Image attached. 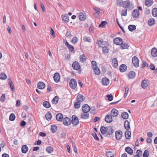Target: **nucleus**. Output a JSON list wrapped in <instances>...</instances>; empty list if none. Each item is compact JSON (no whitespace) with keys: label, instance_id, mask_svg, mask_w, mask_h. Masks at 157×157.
<instances>
[{"label":"nucleus","instance_id":"59","mask_svg":"<svg viewBox=\"0 0 157 157\" xmlns=\"http://www.w3.org/2000/svg\"><path fill=\"white\" fill-rule=\"evenodd\" d=\"M106 155L108 157H113L114 155L111 151H108L106 153Z\"/></svg>","mask_w":157,"mask_h":157},{"label":"nucleus","instance_id":"49","mask_svg":"<svg viewBox=\"0 0 157 157\" xmlns=\"http://www.w3.org/2000/svg\"><path fill=\"white\" fill-rule=\"evenodd\" d=\"M152 15L154 17L157 16V8H154L153 9L152 11Z\"/></svg>","mask_w":157,"mask_h":157},{"label":"nucleus","instance_id":"9","mask_svg":"<svg viewBox=\"0 0 157 157\" xmlns=\"http://www.w3.org/2000/svg\"><path fill=\"white\" fill-rule=\"evenodd\" d=\"M115 137L116 139L117 140H120L122 137L123 133L121 130H118L115 132Z\"/></svg>","mask_w":157,"mask_h":157},{"label":"nucleus","instance_id":"58","mask_svg":"<svg viewBox=\"0 0 157 157\" xmlns=\"http://www.w3.org/2000/svg\"><path fill=\"white\" fill-rule=\"evenodd\" d=\"M49 28L51 29V31L50 32V34L52 35V36L53 38H55V34L53 29L51 27H50Z\"/></svg>","mask_w":157,"mask_h":157},{"label":"nucleus","instance_id":"55","mask_svg":"<svg viewBox=\"0 0 157 157\" xmlns=\"http://www.w3.org/2000/svg\"><path fill=\"white\" fill-rule=\"evenodd\" d=\"M149 155V151L147 150H145L143 155V157H148Z\"/></svg>","mask_w":157,"mask_h":157},{"label":"nucleus","instance_id":"7","mask_svg":"<svg viewBox=\"0 0 157 157\" xmlns=\"http://www.w3.org/2000/svg\"><path fill=\"white\" fill-rule=\"evenodd\" d=\"M71 119L68 117H66L63 120V123L65 125H70L71 123Z\"/></svg>","mask_w":157,"mask_h":157},{"label":"nucleus","instance_id":"41","mask_svg":"<svg viewBox=\"0 0 157 157\" xmlns=\"http://www.w3.org/2000/svg\"><path fill=\"white\" fill-rule=\"evenodd\" d=\"M107 127H105L104 126H102L100 128V130L101 133L103 134L104 135L105 134L106 132Z\"/></svg>","mask_w":157,"mask_h":157},{"label":"nucleus","instance_id":"22","mask_svg":"<svg viewBox=\"0 0 157 157\" xmlns=\"http://www.w3.org/2000/svg\"><path fill=\"white\" fill-rule=\"evenodd\" d=\"M102 83L104 86L108 85L109 83V79L107 78H104L102 80Z\"/></svg>","mask_w":157,"mask_h":157},{"label":"nucleus","instance_id":"31","mask_svg":"<svg viewBox=\"0 0 157 157\" xmlns=\"http://www.w3.org/2000/svg\"><path fill=\"white\" fill-rule=\"evenodd\" d=\"M89 117V114L87 113L83 112L81 115V117L83 119H88Z\"/></svg>","mask_w":157,"mask_h":157},{"label":"nucleus","instance_id":"57","mask_svg":"<svg viewBox=\"0 0 157 157\" xmlns=\"http://www.w3.org/2000/svg\"><path fill=\"white\" fill-rule=\"evenodd\" d=\"M0 101L2 102H3L6 100V96L5 94H2L0 98Z\"/></svg>","mask_w":157,"mask_h":157},{"label":"nucleus","instance_id":"63","mask_svg":"<svg viewBox=\"0 0 157 157\" xmlns=\"http://www.w3.org/2000/svg\"><path fill=\"white\" fill-rule=\"evenodd\" d=\"M106 97L108 98V100L109 101H111L113 99V97L112 94H107L106 95Z\"/></svg>","mask_w":157,"mask_h":157},{"label":"nucleus","instance_id":"26","mask_svg":"<svg viewBox=\"0 0 157 157\" xmlns=\"http://www.w3.org/2000/svg\"><path fill=\"white\" fill-rule=\"evenodd\" d=\"M29 150V148L27 145H23L21 147L22 152L23 153H26Z\"/></svg>","mask_w":157,"mask_h":157},{"label":"nucleus","instance_id":"14","mask_svg":"<svg viewBox=\"0 0 157 157\" xmlns=\"http://www.w3.org/2000/svg\"><path fill=\"white\" fill-rule=\"evenodd\" d=\"M140 15V12L137 9L134 10H133L132 13V16L133 18H137Z\"/></svg>","mask_w":157,"mask_h":157},{"label":"nucleus","instance_id":"44","mask_svg":"<svg viewBox=\"0 0 157 157\" xmlns=\"http://www.w3.org/2000/svg\"><path fill=\"white\" fill-rule=\"evenodd\" d=\"M121 117L123 119H126L128 118V114L126 112H124L122 113Z\"/></svg>","mask_w":157,"mask_h":157},{"label":"nucleus","instance_id":"19","mask_svg":"<svg viewBox=\"0 0 157 157\" xmlns=\"http://www.w3.org/2000/svg\"><path fill=\"white\" fill-rule=\"evenodd\" d=\"M126 66L124 64H122L119 67V70L121 72H124L127 70Z\"/></svg>","mask_w":157,"mask_h":157},{"label":"nucleus","instance_id":"4","mask_svg":"<svg viewBox=\"0 0 157 157\" xmlns=\"http://www.w3.org/2000/svg\"><path fill=\"white\" fill-rule=\"evenodd\" d=\"M72 67L73 69L78 71V73H81V67L79 63L77 61H74L73 63Z\"/></svg>","mask_w":157,"mask_h":157},{"label":"nucleus","instance_id":"29","mask_svg":"<svg viewBox=\"0 0 157 157\" xmlns=\"http://www.w3.org/2000/svg\"><path fill=\"white\" fill-rule=\"evenodd\" d=\"M79 59L80 62L83 63L86 61V57L85 55L83 54L79 56Z\"/></svg>","mask_w":157,"mask_h":157},{"label":"nucleus","instance_id":"8","mask_svg":"<svg viewBox=\"0 0 157 157\" xmlns=\"http://www.w3.org/2000/svg\"><path fill=\"white\" fill-rule=\"evenodd\" d=\"M71 123L74 125H76L79 123V121L78 117L75 115L72 117Z\"/></svg>","mask_w":157,"mask_h":157},{"label":"nucleus","instance_id":"43","mask_svg":"<svg viewBox=\"0 0 157 157\" xmlns=\"http://www.w3.org/2000/svg\"><path fill=\"white\" fill-rule=\"evenodd\" d=\"M43 106L47 108H49L51 107V105L50 103L48 101H44L43 103Z\"/></svg>","mask_w":157,"mask_h":157},{"label":"nucleus","instance_id":"13","mask_svg":"<svg viewBox=\"0 0 157 157\" xmlns=\"http://www.w3.org/2000/svg\"><path fill=\"white\" fill-rule=\"evenodd\" d=\"M65 45L68 48L69 51L70 52H73L74 50V46L70 44L67 40H65Z\"/></svg>","mask_w":157,"mask_h":157},{"label":"nucleus","instance_id":"1","mask_svg":"<svg viewBox=\"0 0 157 157\" xmlns=\"http://www.w3.org/2000/svg\"><path fill=\"white\" fill-rule=\"evenodd\" d=\"M93 9L95 11V12L93 14L94 17L100 19L101 18V15L103 13V11L99 8L96 7H94Z\"/></svg>","mask_w":157,"mask_h":157},{"label":"nucleus","instance_id":"20","mask_svg":"<svg viewBox=\"0 0 157 157\" xmlns=\"http://www.w3.org/2000/svg\"><path fill=\"white\" fill-rule=\"evenodd\" d=\"M37 87L40 89H43L45 87V85L43 82H39L37 83Z\"/></svg>","mask_w":157,"mask_h":157},{"label":"nucleus","instance_id":"24","mask_svg":"<svg viewBox=\"0 0 157 157\" xmlns=\"http://www.w3.org/2000/svg\"><path fill=\"white\" fill-rule=\"evenodd\" d=\"M113 133V130L111 126L107 127L106 132L107 134L110 135Z\"/></svg>","mask_w":157,"mask_h":157},{"label":"nucleus","instance_id":"3","mask_svg":"<svg viewBox=\"0 0 157 157\" xmlns=\"http://www.w3.org/2000/svg\"><path fill=\"white\" fill-rule=\"evenodd\" d=\"M96 44L99 48H102L105 46H109V43L107 41H104L103 39L101 38L97 40Z\"/></svg>","mask_w":157,"mask_h":157},{"label":"nucleus","instance_id":"35","mask_svg":"<svg viewBox=\"0 0 157 157\" xmlns=\"http://www.w3.org/2000/svg\"><path fill=\"white\" fill-rule=\"evenodd\" d=\"M94 72L96 75H99L100 74V71L98 67L93 68Z\"/></svg>","mask_w":157,"mask_h":157},{"label":"nucleus","instance_id":"12","mask_svg":"<svg viewBox=\"0 0 157 157\" xmlns=\"http://www.w3.org/2000/svg\"><path fill=\"white\" fill-rule=\"evenodd\" d=\"M90 110V107L87 104H85L82 107V110L84 113H88Z\"/></svg>","mask_w":157,"mask_h":157},{"label":"nucleus","instance_id":"21","mask_svg":"<svg viewBox=\"0 0 157 157\" xmlns=\"http://www.w3.org/2000/svg\"><path fill=\"white\" fill-rule=\"evenodd\" d=\"M136 73L132 71L129 72L128 74V77L129 79H133L136 76Z\"/></svg>","mask_w":157,"mask_h":157},{"label":"nucleus","instance_id":"52","mask_svg":"<svg viewBox=\"0 0 157 157\" xmlns=\"http://www.w3.org/2000/svg\"><path fill=\"white\" fill-rule=\"evenodd\" d=\"M81 102H79L78 101H77V102H76L74 104V105L75 106V108H79L80 106V105H81Z\"/></svg>","mask_w":157,"mask_h":157},{"label":"nucleus","instance_id":"30","mask_svg":"<svg viewBox=\"0 0 157 157\" xmlns=\"http://www.w3.org/2000/svg\"><path fill=\"white\" fill-rule=\"evenodd\" d=\"M109 46H105L102 48V51L103 53L105 54H107L109 53V49L108 48V47Z\"/></svg>","mask_w":157,"mask_h":157},{"label":"nucleus","instance_id":"40","mask_svg":"<svg viewBox=\"0 0 157 157\" xmlns=\"http://www.w3.org/2000/svg\"><path fill=\"white\" fill-rule=\"evenodd\" d=\"M59 98L58 96H55L52 101V102L53 104H56L58 103L59 101Z\"/></svg>","mask_w":157,"mask_h":157},{"label":"nucleus","instance_id":"27","mask_svg":"<svg viewBox=\"0 0 157 157\" xmlns=\"http://www.w3.org/2000/svg\"><path fill=\"white\" fill-rule=\"evenodd\" d=\"M9 82L8 84L10 86V88H11L12 91L14 92L15 91L14 87V85L13 83L11 80L10 79H8Z\"/></svg>","mask_w":157,"mask_h":157},{"label":"nucleus","instance_id":"53","mask_svg":"<svg viewBox=\"0 0 157 157\" xmlns=\"http://www.w3.org/2000/svg\"><path fill=\"white\" fill-rule=\"evenodd\" d=\"M124 89L125 90V93L124 95V98H125L128 93L129 88L127 86H125L124 87Z\"/></svg>","mask_w":157,"mask_h":157},{"label":"nucleus","instance_id":"34","mask_svg":"<svg viewBox=\"0 0 157 157\" xmlns=\"http://www.w3.org/2000/svg\"><path fill=\"white\" fill-rule=\"evenodd\" d=\"M63 20L66 22H67L69 21V17L66 14H63L62 16Z\"/></svg>","mask_w":157,"mask_h":157},{"label":"nucleus","instance_id":"37","mask_svg":"<svg viewBox=\"0 0 157 157\" xmlns=\"http://www.w3.org/2000/svg\"><path fill=\"white\" fill-rule=\"evenodd\" d=\"M148 24L150 26L154 25L155 24V21L154 19L152 18L150 19L148 21Z\"/></svg>","mask_w":157,"mask_h":157},{"label":"nucleus","instance_id":"51","mask_svg":"<svg viewBox=\"0 0 157 157\" xmlns=\"http://www.w3.org/2000/svg\"><path fill=\"white\" fill-rule=\"evenodd\" d=\"M7 76L5 73H1L0 75V78L2 80H5L6 79Z\"/></svg>","mask_w":157,"mask_h":157},{"label":"nucleus","instance_id":"11","mask_svg":"<svg viewBox=\"0 0 157 157\" xmlns=\"http://www.w3.org/2000/svg\"><path fill=\"white\" fill-rule=\"evenodd\" d=\"M132 62L134 66L136 67H138L139 66V60L136 56H134L132 59Z\"/></svg>","mask_w":157,"mask_h":157},{"label":"nucleus","instance_id":"33","mask_svg":"<svg viewBox=\"0 0 157 157\" xmlns=\"http://www.w3.org/2000/svg\"><path fill=\"white\" fill-rule=\"evenodd\" d=\"M53 78L55 81L56 82H59V73L56 72L55 73L53 76Z\"/></svg>","mask_w":157,"mask_h":157},{"label":"nucleus","instance_id":"10","mask_svg":"<svg viewBox=\"0 0 157 157\" xmlns=\"http://www.w3.org/2000/svg\"><path fill=\"white\" fill-rule=\"evenodd\" d=\"M78 17L80 20L85 21L86 18V14L84 12H81L78 13Z\"/></svg>","mask_w":157,"mask_h":157},{"label":"nucleus","instance_id":"56","mask_svg":"<svg viewBox=\"0 0 157 157\" xmlns=\"http://www.w3.org/2000/svg\"><path fill=\"white\" fill-rule=\"evenodd\" d=\"M107 24L106 21H102L101 24L99 25V27H104V26Z\"/></svg>","mask_w":157,"mask_h":157},{"label":"nucleus","instance_id":"28","mask_svg":"<svg viewBox=\"0 0 157 157\" xmlns=\"http://www.w3.org/2000/svg\"><path fill=\"white\" fill-rule=\"evenodd\" d=\"M153 3V0H145V4L147 7L151 6Z\"/></svg>","mask_w":157,"mask_h":157},{"label":"nucleus","instance_id":"64","mask_svg":"<svg viewBox=\"0 0 157 157\" xmlns=\"http://www.w3.org/2000/svg\"><path fill=\"white\" fill-rule=\"evenodd\" d=\"M92 135L94 137V139L96 140H99V138L98 137L97 134L96 133H93L92 134Z\"/></svg>","mask_w":157,"mask_h":157},{"label":"nucleus","instance_id":"46","mask_svg":"<svg viewBox=\"0 0 157 157\" xmlns=\"http://www.w3.org/2000/svg\"><path fill=\"white\" fill-rule=\"evenodd\" d=\"M125 136L126 139H129L131 136V133L129 131H127L125 132Z\"/></svg>","mask_w":157,"mask_h":157},{"label":"nucleus","instance_id":"54","mask_svg":"<svg viewBox=\"0 0 157 157\" xmlns=\"http://www.w3.org/2000/svg\"><path fill=\"white\" fill-rule=\"evenodd\" d=\"M15 119V116L14 114L12 113H11L10 117H9V119L11 121H13Z\"/></svg>","mask_w":157,"mask_h":157},{"label":"nucleus","instance_id":"36","mask_svg":"<svg viewBox=\"0 0 157 157\" xmlns=\"http://www.w3.org/2000/svg\"><path fill=\"white\" fill-rule=\"evenodd\" d=\"M79 41V39L76 36L73 37L71 40V42L72 44H76Z\"/></svg>","mask_w":157,"mask_h":157},{"label":"nucleus","instance_id":"6","mask_svg":"<svg viewBox=\"0 0 157 157\" xmlns=\"http://www.w3.org/2000/svg\"><path fill=\"white\" fill-rule=\"evenodd\" d=\"M69 85L72 89H75L77 86L76 81L74 79H71L69 82Z\"/></svg>","mask_w":157,"mask_h":157},{"label":"nucleus","instance_id":"17","mask_svg":"<svg viewBox=\"0 0 157 157\" xmlns=\"http://www.w3.org/2000/svg\"><path fill=\"white\" fill-rule=\"evenodd\" d=\"M105 121L107 123L111 122L113 121L112 115L108 114L105 117Z\"/></svg>","mask_w":157,"mask_h":157},{"label":"nucleus","instance_id":"42","mask_svg":"<svg viewBox=\"0 0 157 157\" xmlns=\"http://www.w3.org/2000/svg\"><path fill=\"white\" fill-rule=\"evenodd\" d=\"M57 130V127L55 125H51V130L52 133H54Z\"/></svg>","mask_w":157,"mask_h":157},{"label":"nucleus","instance_id":"45","mask_svg":"<svg viewBox=\"0 0 157 157\" xmlns=\"http://www.w3.org/2000/svg\"><path fill=\"white\" fill-rule=\"evenodd\" d=\"M46 151L49 153H52L53 151V148L51 146H48L46 148Z\"/></svg>","mask_w":157,"mask_h":157},{"label":"nucleus","instance_id":"38","mask_svg":"<svg viewBox=\"0 0 157 157\" xmlns=\"http://www.w3.org/2000/svg\"><path fill=\"white\" fill-rule=\"evenodd\" d=\"M124 126L125 128L127 130H128L130 128V126L129 125V122L127 121L126 120L124 122Z\"/></svg>","mask_w":157,"mask_h":157},{"label":"nucleus","instance_id":"15","mask_svg":"<svg viewBox=\"0 0 157 157\" xmlns=\"http://www.w3.org/2000/svg\"><path fill=\"white\" fill-rule=\"evenodd\" d=\"M148 85V80H143L141 82V86L143 89H145Z\"/></svg>","mask_w":157,"mask_h":157},{"label":"nucleus","instance_id":"2","mask_svg":"<svg viewBox=\"0 0 157 157\" xmlns=\"http://www.w3.org/2000/svg\"><path fill=\"white\" fill-rule=\"evenodd\" d=\"M116 4L120 6H122L125 8L128 7L130 5V3L128 1H124L122 0H117Z\"/></svg>","mask_w":157,"mask_h":157},{"label":"nucleus","instance_id":"60","mask_svg":"<svg viewBox=\"0 0 157 157\" xmlns=\"http://www.w3.org/2000/svg\"><path fill=\"white\" fill-rule=\"evenodd\" d=\"M121 16H125L127 15V10L124 9L121 12Z\"/></svg>","mask_w":157,"mask_h":157},{"label":"nucleus","instance_id":"61","mask_svg":"<svg viewBox=\"0 0 157 157\" xmlns=\"http://www.w3.org/2000/svg\"><path fill=\"white\" fill-rule=\"evenodd\" d=\"M72 36V35L70 32H67L65 35V37L67 38H70Z\"/></svg>","mask_w":157,"mask_h":157},{"label":"nucleus","instance_id":"50","mask_svg":"<svg viewBox=\"0 0 157 157\" xmlns=\"http://www.w3.org/2000/svg\"><path fill=\"white\" fill-rule=\"evenodd\" d=\"M83 40L85 42H91V39L89 37L84 36L83 37Z\"/></svg>","mask_w":157,"mask_h":157},{"label":"nucleus","instance_id":"23","mask_svg":"<svg viewBox=\"0 0 157 157\" xmlns=\"http://www.w3.org/2000/svg\"><path fill=\"white\" fill-rule=\"evenodd\" d=\"M118 114V112L115 109H113L111 112V114L113 117H116L117 116Z\"/></svg>","mask_w":157,"mask_h":157},{"label":"nucleus","instance_id":"39","mask_svg":"<svg viewBox=\"0 0 157 157\" xmlns=\"http://www.w3.org/2000/svg\"><path fill=\"white\" fill-rule=\"evenodd\" d=\"M46 119L48 121H50L51 120L52 117L51 113L49 112H48L45 115Z\"/></svg>","mask_w":157,"mask_h":157},{"label":"nucleus","instance_id":"16","mask_svg":"<svg viewBox=\"0 0 157 157\" xmlns=\"http://www.w3.org/2000/svg\"><path fill=\"white\" fill-rule=\"evenodd\" d=\"M151 54L153 57H155L157 56V49L156 48L154 47L151 49Z\"/></svg>","mask_w":157,"mask_h":157},{"label":"nucleus","instance_id":"18","mask_svg":"<svg viewBox=\"0 0 157 157\" xmlns=\"http://www.w3.org/2000/svg\"><path fill=\"white\" fill-rule=\"evenodd\" d=\"M85 97L82 95L79 94H78L77 97L76 99L77 101L82 102L85 100Z\"/></svg>","mask_w":157,"mask_h":157},{"label":"nucleus","instance_id":"25","mask_svg":"<svg viewBox=\"0 0 157 157\" xmlns=\"http://www.w3.org/2000/svg\"><path fill=\"white\" fill-rule=\"evenodd\" d=\"M112 65L114 68H116L118 66L117 60L116 58L113 59L112 61Z\"/></svg>","mask_w":157,"mask_h":157},{"label":"nucleus","instance_id":"32","mask_svg":"<svg viewBox=\"0 0 157 157\" xmlns=\"http://www.w3.org/2000/svg\"><path fill=\"white\" fill-rule=\"evenodd\" d=\"M125 150L126 152L131 155H132L133 153V150L129 147H126Z\"/></svg>","mask_w":157,"mask_h":157},{"label":"nucleus","instance_id":"62","mask_svg":"<svg viewBox=\"0 0 157 157\" xmlns=\"http://www.w3.org/2000/svg\"><path fill=\"white\" fill-rule=\"evenodd\" d=\"M91 63L93 68L98 67L96 62L95 61H92L91 62Z\"/></svg>","mask_w":157,"mask_h":157},{"label":"nucleus","instance_id":"5","mask_svg":"<svg viewBox=\"0 0 157 157\" xmlns=\"http://www.w3.org/2000/svg\"><path fill=\"white\" fill-rule=\"evenodd\" d=\"M114 43L117 45H121L123 44V40L120 37H116L113 40Z\"/></svg>","mask_w":157,"mask_h":157},{"label":"nucleus","instance_id":"48","mask_svg":"<svg viewBox=\"0 0 157 157\" xmlns=\"http://www.w3.org/2000/svg\"><path fill=\"white\" fill-rule=\"evenodd\" d=\"M120 48L121 49H124L128 48L129 45L127 43H124L121 45Z\"/></svg>","mask_w":157,"mask_h":157},{"label":"nucleus","instance_id":"47","mask_svg":"<svg viewBox=\"0 0 157 157\" xmlns=\"http://www.w3.org/2000/svg\"><path fill=\"white\" fill-rule=\"evenodd\" d=\"M136 29V27L135 25H130L128 26V29L131 32H132L134 30H135Z\"/></svg>","mask_w":157,"mask_h":157}]
</instances>
